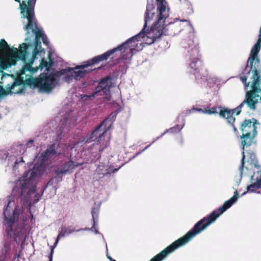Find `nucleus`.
<instances>
[{"label": "nucleus", "mask_w": 261, "mask_h": 261, "mask_svg": "<svg viewBox=\"0 0 261 261\" xmlns=\"http://www.w3.org/2000/svg\"><path fill=\"white\" fill-rule=\"evenodd\" d=\"M49 261H52V255L51 254L50 255Z\"/></svg>", "instance_id": "f704fd0d"}, {"label": "nucleus", "mask_w": 261, "mask_h": 261, "mask_svg": "<svg viewBox=\"0 0 261 261\" xmlns=\"http://www.w3.org/2000/svg\"><path fill=\"white\" fill-rule=\"evenodd\" d=\"M39 199H37V200H35V202H37L39 201Z\"/></svg>", "instance_id": "e433bc0d"}, {"label": "nucleus", "mask_w": 261, "mask_h": 261, "mask_svg": "<svg viewBox=\"0 0 261 261\" xmlns=\"http://www.w3.org/2000/svg\"><path fill=\"white\" fill-rule=\"evenodd\" d=\"M12 202L11 200H9L6 207L5 208L4 211V215L5 220L6 221L5 223L6 225V231L8 234L12 233L13 231L12 227L15 222V219H17L19 213L16 210L13 211L12 215L10 216V210H9V205Z\"/></svg>", "instance_id": "ddd939ff"}, {"label": "nucleus", "mask_w": 261, "mask_h": 261, "mask_svg": "<svg viewBox=\"0 0 261 261\" xmlns=\"http://www.w3.org/2000/svg\"><path fill=\"white\" fill-rule=\"evenodd\" d=\"M34 141L33 140H30L28 141L27 145L28 147H31V145L33 144Z\"/></svg>", "instance_id": "c756f323"}, {"label": "nucleus", "mask_w": 261, "mask_h": 261, "mask_svg": "<svg viewBox=\"0 0 261 261\" xmlns=\"http://www.w3.org/2000/svg\"><path fill=\"white\" fill-rule=\"evenodd\" d=\"M98 210H97L95 208H92V212H91V214H92V220H93V226H92V228H91V229L94 228V227H95V224H96L95 219L97 218L98 217Z\"/></svg>", "instance_id": "b1692460"}, {"label": "nucleus", "mask_w": 261, "mask_h": 261, "mask_svg": "<svg viewBox=\"0 0 261 261\" xmlns=\"http://www.w3.org/2000/svg\"><path fill=\"white\" fill-rule=\"evenodd\" d=\"M34 24H33L32 28L27 29H25V25L24 26V29L27 30V33H29V30H32L33 33L35 34V38L34 40V48L33 51V55H32V58L33 60H35L37 58V55L40 53H41L42 51L44 50L41 47V42H40V39L44 36L42 32L40 30H37V22L35 18V16H34Z\"/></svg>", "instance_id": "f8f14e48"}, {"label": "nucleus", "mask_w": 261, "mask_h": 261, "mask_svg": "<svg viewBox=\"0 0 261 261\" xmlns=\"http://www.w3.org/2000/svg\"><path fill=\"white\" fill-rule=\"evenodd\" d=\"M144 32V30L140 33L128 39L123 43L117 47L108 50L104 54L94 57V58L83 62L82 65L76 66L74 68L68 67L59 71H55L50 73H41L37 78H29L26 80L27 84L37 87L42 91L49 92L54 89L58 84L62 76H64L66 81H69L73 79H80L86 73L95 70L96 68H92V66L99 62L107 60L109 58L117 51L122 53H126L129 57L133 55V51L136 44L133 43L134 39H137Z\"/></svg>", "instance_id": "f257e3e1"}, {"label": "nucleus", "mask_w": 261, "mask_h": 261, "mask_svg": "<svg viewBox=\"0 0 261 261\" xmlns=\"http://www.w3.org/2000/svg\"><path fill=\"white\" fill-rule=\"evenodd\" d=\"M247 156L249 157L251 164H253L255 167L259 168V166L257 165L255 154L252 151H246Z\"/></svg>", "instance_id": "412c9836"}, {"label": "nucleus", "mask_w": 261, "mask_h": 261, "mask_svg": "<svg viewBox=\"0 0 261 261\" xmlns=\"http://www.w3.org/2000/svg\"><path fill=\"white\" fill-rule=\"evenodd\" d=\"M11 49L10 48V46L5 39H2L0 40V51L6 52L7 50L10 51ZM1 60V58L0 57V61Z\"/></svg>", "instance_id": "5701e85b"}, {"label": "nucleus", "mask_w": 261, "mask_h": 261, "mask_svg": "<svg viewBox=\"0 0 261 261\" xmlns=\"http://www.w3.org/2000/svg\"><path fill=\"white\" fill-rule=\"evenodd\" d=\"M157 11L158 14L157 15V20L153 25L150 28V30L147 32L145 28L147 25V22L152 20L154 16V13L152 12L154 8L152 5H147L146 11L145 16V23L143 30L144 32L142 35L137 38V39H134L133 43L135 44L136 41H138L140 38H143L146 35L147 39L150 40L148 41V43L152 44L154 43L157 39H159L165 33V21L169 16V8L168 3L165 0H156Z\"/></svg>", "instance_id": "7ed1b4c3"}, {"label": "nucleus", "mask_w": 261, "mask_h": 261, "mask_svg": "<svg viewBox=\"0 0 261 261\" xmlns=\"http://www.w3.org/2000/svg\"><path fill=\"white\" fill-rule=\"evenodd\" d=\"M256 44L251 50L250 56L248 59V64L244 69L240 79L244 83L245 88L250 86L251 90L247 92L245 100L234 109H229L223 108L219 111V116L224 118L229 124H232L236 120L233 116L234 113L239 115L241 109L246 104L251 109L255 110L258 98L261 100V69L258 54L261 47L256 48Z\"/></svg>", "instance_id": "f03ea898"}, {"label": "nucleus", "mask_w": 261, "mask_h": 261, "mask_svg": "<svg viewBox=\"0 0 261 261\" xmlns=\"http://www.w3.org/2000/svg\"><path fill=\"white\" fill-rule=\"evenodd\" d=\"M32 60H34L33 58H32ZM33 61H31L30 63H26L24 66L22 67V68L19 71V74L20 75L25 74V71H29L31 73V70L33 69V68L32 67V64H33Z\"/></svg>", "instance_id": "4be33fe9"}, {"label": "nucleus", "mask_w": 261, "mask_h": 261, "mask_svg": "<svg viewBox=\"0 0 261 261\" xmlns=\"http://www.w3.org/2000/svg\"><path fill=\"white\" fill-rule=\"evenodd\" d=\"M73 231V230H71L70 228L62 227L61 230L58 235L54 245H57L60 238L64 237L66 235H68L71 233Z\"/></svg>", "instance_id": "aec40b11"}, {"label": "nucleus", "mask_w": 261, "mask_h": 261, "mask_svg": "<svg viewBox=\"0 0 261 261\" xmlns=\"http://www.w3.org/2000/svg\"><path fill=\"white\" fill-rule=\"evenodd\" d=\"M113 117H110L103 120L94 130L92 131L89 136H86L84 138L86 143H89L93 141H97L95 144H93V146L98 147V151L99 153L102 152L104 149L109 145V141L105 140V135L107 130L111 126L114 119L112 120Z\"/></svg>", "instance_id": "0eeeda50"}, {"label": "nucleus", "mask_w": 261, "mask_h": 261, "mask_svg": "<svg viewBox=\"0 0 261 261\" xmlns=\"http://www.w3.org/2000/svg\"><path fill=\"white\" fill-rule=\"evenodd\" d=\"M20 50L14 48L9 51L4 59L0 61V72L12 65H15L18 60L25 62L27 60L28 45L22 43L19 46Z\"/></svg>", "instance_id": "6e6552de"}, {"label": "nucleus", "mask_w": 261, "mask_h": 261, "mask_svg": "<svg viewBox=\"0 0 261 261\" xmlns=\"http://www.w3.org/2000/svg\"><path fill=\"white\" fill-rule=\"evenodd\" d=\"M84 163H74L72 160H70L68 162L65 163L62 166V169L60 170H57L55 171L56 174L57 175H59L60 174H65L67 172L72 170L75 167H78L81 165H82Z\"/></svg>", "instance_id": "f3484780"}, {"label": "nucleus", "mask_w": 261, "mask_h": 261, "mask_svg": "<svg viewBox=\"0 0 261 261\" xmlns=\"http://www.w3.org/2000/svg\"><path fill=\"white\" fill-rule=\"evenodd\" d=\"M20 163H24V161H23L22 158H21L19 159H17L15 161V162H14V165L13 167L14 168L16 167L17 165Z\"/></svg>", "instance_id": "cd10ccee"}, {"label": "nucleus", "mask_w": 261, "mask_h": 261, "mask_svg": "<svg viewBox=\"0 0 261 261\" xmlns=\"http://www.w3.org/2000/svg\"><path fill=\"white\" fill-rule=\"evenodd\" d=\"M95 233H97V232H98L97 230H96V229H95Z\"/></svg>", "instance_id": "4c0bfd02"}, {"label": "nucleus", "mask_w": 261, "mask_h": 261, "mask_svg": "<svg viewBox=\"0 0 261 261\" xmlns=\"http://www.w3.org/2000/svg\"><path fill=\"white\" fill-rule=\"evenodd\" d=\"M219 109L220 110L222 109L223 108L221 107H213L209 109L208 107L207 108H205L204 109H202L201 108H195L194 107H193L191 109L188 110L186 111V114L189 115L195 111H198L202 112L204 114H206L210 115H213V114H217L218 113L219 114V112H218L217 109Z\"/></svg>", "instance_id": "a211bd4d"}, {"label": "nucleus", "mask_w": 261, "mask_h": 261, "mask_svg": "<svg viewBox=\"0 0 261 261\" xmlns=\"http://www.w3.org/2000/svg\"><path fill=\"white\" fill-rule=\"evenodd\" d=\"M230 124L232 125L234 132L236 134L238 133V130L237 129V128L234 125V123H233L232 124Z\"/></svg>", "instance_id": "7c9ffc66"}, {"label": "nucleus", "mask_w": 261, "mask_h": 261, "mask_svg": "<svg viewBox=\"0 0 261 261\" xmlns=\"http://www.w3.org/2000/svg\"><path fill=\"white\" fill-rule=\"evenodd\" d=\"M216 220V210L213 211L207 216L203 218L197 222L194 227L183 237L179 238L171 244L167 246L163 250L152 258L150 261H162L168 254L173 252L179 247L185 245L194 236L204 230L208 226ZM111 261H116L113 259Z\"/></svg>", "instance_id": "20e7f679"}, {"label": "nucleus", "mask_w": 261, "mask_h": 261, "mask_svg": "<svg viewBox=\"0 0 261 261\" xmlns=\"http://www.w3.org/2000/svg\"><path fill=\"white\" fill-rule=\"evenodd\" d=\"M112 77L109 75L107 76L100 80L98 83V86L95 88V91L89 96L90 97H94L96 94L101 91H103L104 93L109 91L112 86Z\"/></svg>", "instance_id": "4468645a"}, {"label": "nucleus", "mask_w": 261, "mask_h": 261, "mask_svg": "<svg viewBox=\"0 0 261 261\" xmlns=\"http://www.w3.org/2000/svg\"><path fill=\"white\" fill-rule=\"evenodd\" d=\"M37 176V171L35 168L25 173L23 176V182L19 185L17 183L12 190V194L20 199L23 196L24 202L30 204V195L36 191L35 179Z\"/></svg>", "instance_id": "39448f33"}, {"label": "nucleus", "mask_w": 261, "mask_h": 261, "mask_svg": "<svg viewBox=\"0 0 261 261\" xmlns=\"http://www.w3.org/2000/svg\"><path fill=\"white\" fill-rule=\"evenodd\" d=\"M10 251V246L8 245L5 244L4 248L2 249V252L4 253V256L6 257L7 254Z\"/></svg>", "instance_id": "a878e982"}, {"label": "nucleus", "mask_w": 261, "mask_h": 261, "mask_svg": "<svg viewBox=\"0 0 261 261\" xmlns=\"http://www.w3.org/2000/svg\"><path fill=\"white\" fill-rule=\"evenodd\" d=\"M190 72L196 79H206L208 76V72L204 68V63L201 59L189 60Z\"/></svg>", "instance_id": "9d476101"}, {"label": "nucleus", "mask_w": 261, "mask_h": 261, "mask_svg": "<svg viewBox=\"0 0 261 261\" xmlns=\"http://www.w3.org/2000/svg\"><path fill=\"white\" fill-rule=\"evenodd\" d=\"M127 58L128 57L127 56L126 57L125 56V55H123V56H122V59L123 60L127 59Z\"/></svg>", "instance_id": "473e14b6"}, {"label": "nucleus", "mask_w": 261, "mask_h": 261, "mask_svg": "<svg viewBox=\"0 0 261 261\" xmlns=\"http://www.w3.org/2000/svg\"><path fill=\"white\" fill-rule=\"evenodd\" d=\"M58 145L56 143L48 146L47 148L42 153V160L47 161L51 156L60 155L61 152H57V149Z\"/></svg>", "instance_id": "dca6fc26"}, {"label": "nucleus", "mask_w": 261, "mask_h": 261, "mask_svg": "<svg viewBox=\"0 0 261 261\" xmlns=\"http://www.w3.org/2000/svg\"><path fill=\"white\" fill-rule=\"evenodd\" d=\"M22 81V80L16 79L11 84H8L7 86V90H5L2 86H0V98L3 96H7L10 93H12V90L15 87L21 85Z\"/></svg>", "instance_id": "6ab92c4d"}, {"label": "nucleus", "mask_w": 261, "mask_h": 261, "mask_svg": "<svg viewBox=\"0 0 261 261\" xmlns=\"http://www.w3.org/2000/svg\"><path fill=\"white\" fill-rule=\"evenodd\" d=\"M198 45L197 40L189 38L184 41V47L187 51L186 56L189 60L201 59Z\"/></svg>", "instance_id": "9b49d317"}, {"label": "nucleus", "mask_w": 261, "mask_h": 261, "mask_svg": "<svg viewBox=\"0 0 261 261\" xmlns=\"http://www.w3.org/2000/svg\"><path fill=\"white\" fill-rule=\"evenodd\" d=\"M20 257V254H18L16 255V256H15V258L16 257H17V258H19Z\"/></svg>", "instance_id": "c9c22d12"}, {"label": "nucleus", "mask_w": 261, "mask_h": 261, "mask_svg": "<svg viewBox=\"0 0 261 261\" xmlns=\"http://www.w3.org/2000/svg\"><path fill=\"white\" fill-rule=\"evenodd\" d=\"M19 4V8L21 10V13L24 18L28 19V23L25 25V29H29L33 27L35 22L34 6L36 0H14Z\"/></svg>", "instance_id": "1a4fd4ad"}, {"label": "nucleus", "mask_w": 261, "mask_h": 261, "mask_svg": "<svg viewBox=\"0 0 261 261\" xmlns=\"http://www.w3.org/2000/svg\"><path fill=\"white\" fill-rule=\"evenodd\" d=\"M39 68V67H36V68H33V69L32 70H31V73L33 74V73H35L36 72H37L38 71Z\"/></svg>", "instance_id": "2f4dec72"}, {"label": "nucleus", "mask_w": 261, "mask_h": 261, "mask_svg": "<svg viewBox=\"0 0 261 261\" xmlns=\"http://www.w3.org/2000/svg\"><path fill=\"white\" fill-rule=\"evenodd\" d=\"M50 64L46 61L44 58H42L40 61V64L39 67L41 69L44 68H48L50 66Z\"/></svg>", "instance_id": "393cba45"}, {"label": "nucleus", "mask_w": 261, "mask_h": 261, "mask_svg": "<svg viewBox=\"0 0 261 261\" xmlns=\"http://www.w3.org/2000/svg\"><path fill=\"white\" fill-rule=\"evenodd\" d=\"M257 125H259V122L255 118L251 119H245L242 123L240 129L242 132L241 139L242 145V158L241 160V166L240 168L243 169L244 165L245 147L251 146L254 143V139L257 135Z\"/></svg>", "instance_id": "423d86ee"}, {"label": "nucleus", "mask_w": 261, "mask_h": 261, "mask_svg": "<svg viewBox=\"0 0 261 261\" xmlns=\"http://www.w3.org/2000/svg\"><path fill=\"white\" fill-rule=\"evenodd\" d=\"M182 128V127H180L179 125H176L175 126L172 127L170 129V131L171 132H179Z\"/></svg>", "instance_id": "bb28decb"}, {"label": "nucleus", "mask_w": 261, "mask_h": 261, "mask_svg": "<svg viewBox=\"0 0 261 261\" xmlns=\"http://www.w3.org/2000/svg\"><path fill=\"white\" fill-rule=\"evenodd\" d=\"M0 261H2V260L0 259Z\"/></svg>", "instance_id": "58836bf2"}, {"label": "nucleus", "mask_w": 261, "mask_h": 261, "mask_svg": "<svg viewBox=\"0 0 261 261\" xmlns=\"http://www.w3.org/2000/svg\"><path fill=\"white\" fill-rule=\"evenodd\" d=\"M251 180L254 182L247 187V192H255L261 188V169L254 173Z\"/></svg>", "instance_id": "2eb2a0df"}, {"label": "nucleus", "mask_w": 261, "mask_h": 261, "mask_svg": "<svg viewBox=\"0 0 261 261\" xmlns=\"http://www.w3.org/2000/svg\"><path fill=\"white\" fill-rule=\"evenodd\" d=\"M42 40L43 41V43L44 44H46V45H47L48 43V39H47V37L44 35L42 38Z\"/></svg>", "instance_id": "c85d7f7f"}, {"label": "nucleus", "mask_w": 261, "mask_h": 261, "mask_svg": "<svg viewBox=\"0 0 261 261\" xmlns=\"http://www.w3.org/2000/svg\"><path fill=\"white\" fill-rule=\"evenodd\" d=\"M107 257H108V258L109 259H110L111 261L113 259V258H112L111 257H110V256H107Z\"/></svg>", "instance_id": "72a5a7b5"}]
</instances>
